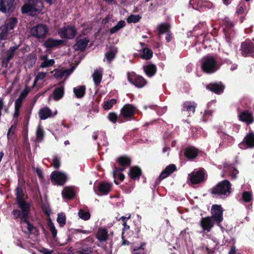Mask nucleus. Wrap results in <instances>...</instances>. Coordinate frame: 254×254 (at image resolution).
Instances as JSON below:
<instances>
[{
  "label": "nucleus",
  "instance_id": "f257e3e1",
  "mask_svg": "<svg viewBox=\"0 0 254 254\" xmlns=\"http://www.w3.org/2000/svg\"><path fill=\"white\" fill-rule=\"evenodd\" d=\"M232 185L227 180H224L217 184L208 191L213 197L224 198L231 193Z\"/></svg>",
  "mask_w": 254,
  "mask_h": 254
},
{
  "label": "nucleus",
  "instance_id": "f03ea898",
  "mask_svg": "<svg viewBox=\"0 0 254 254\" xmlns=\"http://www.w3.org/2000/svg\"><path fill=\"white\" fill-rule=\"evenodd\" d=\"M19 209H14L12 211V215L14 219L18 218L20 219V223H24L27 225V229L29 233H32L33 230L36 228L29 222L28 218L30 212V205L18 207Z\"/></svg>",
  "mask_w": 254,
  "mask_h": 254
},
{
  "label": "nucleus",
  "instance_id": "7ed1b4c3",
  "mask_svg": "<svg viewBox=\"0 0 254 254\" xmlns=\"http://www.w3.org/2000/svg\"><path fill=\"white\" fill-rule=\"evenodd\" d=\"M202 70L206 73H212L217 70V64L215 58L211 56H206L200 60Z\"/></svg>",
  "mask_w": 254,
  "mask_h": 254
},
{
  "label": "nucleus",
  "instance_id": "20e7f679",
  "mask_svg": "<svg viewBox=\"0 0 254 254\" xmlns=\"http://www.w3.org/2000/svg\"><path fill=\"white\" fill-rule=\"evenodd\" d=\"M223 32L227 42L230 43L235 38L236 31L234 29V23L228 18H225L223 21Z\"/></svg>",
  "mask_w": 254,
  "mask_h": 254
},
{
  "label": "nucleus",
  "instance_id": "39448f33",
  "mask_svg": "<svg viewBox=\"0 0 254 254\" xmlns=\"http://www.w3.org/2000/svg\"><path fill=\"white\" fill-rule=\"evenodd\" d=\"M58 33L63 39H72L77 32L74 25H68L60 28Z\"/></svg>",
  "mask_w": 254,
  "mask_h": 254
},
{
  "label": "nucleus",
  "instance_id": "423d86ee",
  "mask_svg": "<svg viewBox=\"0 0 254 254\" xmlns=\"http://www.w3.org/2000/svg\"><path fill=\"white\" fill-rule=\"evenodd\" d=\"M127 79L129 82L135 86L137 88H142L147 83L146 80L142 76L137 75L135 72H127Z\"/></svg>",
  "mask_w": 254,
  "mask_h": 254
},
{
  "label": "nucleus",
  "instance_id": "0eeeda50",
  "mask_svg": "<svg viewBox=\"0 0 254 254\" xmlns=\"http://www.w3.org/2000/svg\"><path fill=\"white\" fill-rule=\"evenodd\" d=\"M240 51L243 57L254 58V43L250 39L242 42Z\"/></svg>",
  "mask_w": 254,
  "mask_h": 254
},
{
  "label": "nucleus",
  "instance_id": "6e6552de",
  "mask_svg": "<svg viewBox=\"0 0 254 254\" xmlns=\"http://www.w3.org/2000/svg\"><path fill=\"white\" fill-rule=\"evenodd\" d=\"M48 27L45 24H39L30 30L31 35L37 39L44 38L48 32Z\"/></svg>",
  "mask_w": 254,
  "mask_h": 254
},
{
  "label": "nucleus",
  "instance_id": "1a4fd4ad",
  "mask_svg": "<svg viewBox=\"0 0 254 254\" xmlns=\"http://www.w3.org/2000/svg\"><path fill=\"white\" fill-rule=\"evenodd\" d=\"M15 0H0V12L11 14L16 8Z\"/></svg>",
  "mask_w": 254,
  "mask_h": 254
},
{
  "label": "nucleus",
  "instance_id": "9d476101",
  "mask_svg": "<svg viewBox=\"0 0 254 254\" xmlns=\"http://www.w3.org/2000/svg\"><path fill=\"white\" fill-rule=\"evenodd\" d=\"M52 183L58 186H63L67 181L66 175L61 172L53 171L50 176Z\"/></svg>",
  "mask_w": 254,
  "mask_h": 254
},
{
  "label": "nucleus",
  "instance_id": "9b49d317",
  "mask_svg": "<svg viewBox=\"0 0 254 254\" xmlns=\"http://www.w3.org/2000/svg\"><path fill=\"white\" fill-rule=\"evenodd\" d=\"M223 210L221 205L218 204H213L211 209V213L212 214V219L214 220L218 224L222 222Z\"/></svg>",
  "mask_w": 254,
  "mask_h": 254
},
{
  "label": "nucleus",
  "instance_id": "f8f14e48",
  "mask_svg": "<svg viewBox=\"0 0 254 254\" xmlns=\"http://www.w3.org/2000/svg\"><path fill=\"white\" fill-rule=\"evenodd\" d=\"M25 3L21 8L22 14H28L31 12H37L39 11L36 6L39 2V0H26Z\"/></svg>",
  "mask_w": 254,
  "mask_h": 254
},
{
  "label": "nucleus",
  "instance_id": "ddd939ff",
  "mask_svg": "<svg viewBox=\"0 0 254 254\" xmlns=\"http://www.w3.org/2000/svg\"><path fill=\"white\" fill-rule=\"evenodd\" d=\"M136 108L131 104L125 105L121 110V115L125 119L131 120L133 118Z\"/></svg>",
  "mask_w": 254,
  "mask_h": 254
},
{
  "label": "nucleus",
  "instance_id": "4468645a",
  "mask_svg": "<svg viewBox=\"0 0 254 254\" xmlns=\"http://www.w3.org/2000/svg\"><path fill=\"white\" fill-rule=\"evenodd\" d=\"M15 194L16 196V202L18 207L30 205L24 200L25 194L23 189L18 186L15 189Z\"/></svg>",
  "mask_w": 254,
  "mask_h": 254
},
{
  "label": "nucleus",
  "instance_id": "2eb2a0df",
  "mask_svg": "<svg viewBox=\"0 0 254 254\" xmlns=\"http://www.w3.org/2000/svg\"><path fill=\"white\" fill-rule=\"evenodd\" d=\"M206 88L209 91L219 95L223 93L225 86L222 82L219 81L210 83L206 85Z\"/></svg>",
  "mask_w": 254,
  "mask_h": 254
},
{
  "label": "nucleus",
  "instance_id": "dca6fc26",
  "mask_svg": "<svg viewBox=\"0 0 254 254\" xmlns=\"http://www.w3.org/2000/svg\"><path fill=\"white\" fill-rule=\"evenodd\" d=\"M200 151L193 146H190L184 149V155L185 157L190 161L195 159L198 156Z\"/></svg>",
  "mask_w": 254,
  "mask_h": 254
},
{
  "label": "nucleus",
  "instance_id": "f3484780",
  "mask_svg": "<svg viewBox=\"0 0 254 254\" xmlns=\"http://www.w3.org/2000/svg\"><path fill=\"white\" fill-rule=\"evenodd\" d=\"M239 120L247 125L252 124L254 123V117L252 113L248 110H244L238 114Z\"/></svg>",
  "mask_w": 254,
  "mask_h": 254
},
{
  "label": "nucleus",
  "instance_id": "a211bd4d",
  "mask_svg": "<svg viewBox=\"0 0 254 254\" xmlns=\"http://www.w3.org/2000/svg\"><path fill=\"white\" fill-rule=\"evenodd\" d=\"M199 225L204 232H209L214 226V221L210 217H202Z\"/></svg>",
  "mask_w": 254,
  "mask_h": 254
},
{
  "label": "nucleus",
  "instance_id": "6ab92c4d",
  "mask_svg": "<svg viewBox=\"0 0 254 254\" xmlns=\"http://www.w3.org/2000/svg\"><path fill=\"white\" fill-rule=\"evenodd\" d=\"M176 170L177 167L175 164H172L167 166L160 174L156 180V184H158L161 180L166 178Z\"/></svg>",
  "mask_w": 254,
  "mask_h": 254
},
{
  "label": "nucleus",
  "instance_id": "aec40b11",
  "mask_svg": "<svg viewBox=\"0 0 254 254\" xmlns=\"http://www.w3.org/2000/svg\"><path fill=\"white\" fill-rule=\"evenodd\" d=\"M204 175L203 169H200L195 172H193L190 177L191 183L196 185L203 182L204 179Z\"/></svg>",
  "mask_w": 254,
  "mask_h": 254
},
{
  "label": "nucleus",
  "instance_id": "412c9836",
  "mask_svg": "<svg viewBox=\"0 0 254 254\" xmlns=\"http://www.w3.org/2000/svg\"><path fill=\"white\" fill-rule=\"evenodd\" d=\"M246 145L247 148L254 147V133L250 131L244 137L243 141L239 144L240 148H243L242 146Z\"/></svg>",
  "mask_w": 254,
  "mask_h": 254
},
{
  "label": "nucleus",
  "instance_id": "4be33fe9",
  "mask_svg": "<svg viewBox=\"0 0 254 254\" xmlns=\"http://www.w3.org/2000/svg\"><path fill=\"white\" fill-rule=\"evenodd\" d=\"M78 254H92L93 253V248L91 243H87L85 241L79 244L77 246Z\"/></svg>",
  "mask_w": 254,
  "mask_h": 254
},
{
  "label": "nucleus",
  "instance_id": "5701e85b",
  "mask_svg": "<svg viewBox=\"0 0 254 254\" xmlns=\"http://www.w3.org/2000/svg\"><path fill=\"white\" fill-rule=\"evenodd\" d=\"M112 185L109 183L101 182L97 187L98 195H107L111 190Z\"/></svg>",
  "mask_w": 254,
  "mask_h": 254
},
{
  "label": "nucleus",
  "instance_id": "b1692460",
  "mask_svg": "<svg viewBox=\"0 0 254 254\" xmlns=\"http://www.w3.org/2000/svg\"><path fill=\"white\" fill-rule=\"evenodd\" d=\"M89 42V40L87 37H83L81 39H77L76 43L73 45V48L75 51L83 52Z\"/></svg>",
  "mask_w": 254,
  "mask_h": 254
},
{
  "label": "nucleus",
  "instance_id": "393cba45",
  "mask_svg": "<svg viewBox=\"0 0 254 254\" xmlns=\"http://www.w3.org/2000/svg\"><path fill=\"white\" fill-rule=\"evenodd\" d=\"M141 169L137 166L131 167L128 172V176L133 180H139L142 175Z\"/></svg>",
  "mask_w": 254,
  "mask_h": 254
},
{
  "label": "nucleus",
  "instance_id": "a878e982",
  "mask_svg": "<svg viewBox=\"0 0 254 254\" xmlns=\"http://www.w3.org/2000/svg\"><path fill=\"white\" fill-rule=\"evenodd\" d=\"M64 42L63 40H56L52 38H48L44 43V46L49 49L58 47L63 45Z\"/></svg>",
  "mask_w": 254,
  "mask_h": 254
},
{
  "label": "nucleus",
  "instance_id": "bb28decb",
  "mask_svg": "<svg viewBox=\"0 0 254 254\" xmlns=\"http://www.w3.org/2000/svg\"><path fill=\"white\" fill-rule=\"evenodd\" d=\"M62 194L64 198L68 200L73 199L76 195L74 189L70 187H65L63 189Z\"/></svg>",
  "mask_w": 254,
  "mask_h": 254
},
{
  "label": "nucleus",
  "instance_id": "cd10ccee",
  "mask_svg": "<svg viewBox=\"0 0 254 254\" xmlns=\"http://www.w3.org/2000/svg\"><path fill=\"white\" fill-rule=\"evenodd\" d=\"M221 137L223 140V141L220 143V145H224V147L231 145L233 142V137L225 133V132H222L221 135Z\"/></svg>",
  "mask_w": 254,
  "mask_h": 254
},
{
  "label": "nucleus",
  "instance_id": "c85d7f7f",
  "mask_svg": "<svg viewBox=\"0 0 254 254\" xmlns=\"http://www.w3.org/2000/svg\"><path fill=\"white\" fill-rule=\"evenodd\" d=\"M143 70L147 76L152 77L157 72V67L155 64H150L144 66Z\"/></svg>",
  "mask_w": 254,
  "mask_h": 254
},
{
  "label": "nucleus",
  "instance_id": "c756f323",
  "mask_svg": "<svg viewBox=\"0 0 254 254\" xmlns=\"http://www.w3.org/2000/svg\"><path fill=\"white\" fill-rule=\"evenodd\" d=\"M225 171L227 173L232 180H235L237 178L238 170L233 165H228L225 167Z\"/></svg>",
  "mask_w": 254,
  "mask_h": 254
},
{
  "label": "nucleus",
  "instance_id": "7c9ffc66",
  "mask_svg": "<svg viewBox=\"0 0 254 254\" xmlns=\"http://www.w3.org/2000/svg\"><path fill=\"white\" fill-rule=\"evenodd\" d=\"M17 23V18L16 17H12L7 18L3 25L10 31L13 30L16 26Z\"/></svg>",
  "mask_w": 254,
  "mask_h": 254
},
{
  "label": "nucleus",
  "instance_id": "2f4dec72",
  "mask_svg": "<svg viewBox=\"0 0 254 254\" xmlns=\"http://www.w3.org/2000/svg\"><path fill=\"white\" fill-rule=\"evenodd\" d=\"M170 28L171 25L169 23L167 22L161 23L157 27L158 34L160 35L164 33H171Z\"/></svg>",
  "mask_w": 254,
  "mask_h": 254
},
{
  "label": "nucleus",
  "instance_id": "473e14b6",
  "mask_svg": "<svg viewBox=\"0 0 254 254\" xmlns=\"http://www.w3.org/2000/svg\"><path fill=\"white\" fill-rule=\"evenodd\" d=\"M96 237L100 242H106L109 237L107 230L105 228L99 229L97 233Z\"/></svg>",
  "mask_w": 254,
  "mask_h": 254
},
{
  "label": "nucleus",
  "instance_id": "72a5a7b5",
  "mask_svg": "<svg viewBox=\"0 0 254 254\" xmlns=\"http://www.w3.org/2000/svg\"><path fill=\"white\" fill-rule=\"evenodd\" d=\"M39 117L42 120H45L52 117L51 110L47 107L41 109L39 112Z\"/></svg>",
  "mask_w": 254,
  "mask_h": 254
},
{
  "label": "nucleus",
  "instance_id": "f704fd0d",
  "mask_svg": "<svg viewBox=\"0 0 254 254\" xmlns=\"http://www.w3.org/2000/svg\"><path fill=\"white\" fill-rule=\"evenodd\" d=\"M196 107V104L193 102L187 101L184 103L183 111H188L194 113Z\"/></svg>",
  "mask_w": 254,
  "mask_h": 254
},
{
  "label": "nucleus",
  "instance_id": "c9c22d12",
  "mask_svg": "<svg viewBox=\"0 0 254 254\" xmlns=\"http://www.w3.org/2000/svg\"><path fill=\"white\" fill-rule=\"evenodd\" d=\"M117 162L121 166L127 167L130 166L131 162V159L127 156L123 155L119 157L117 159Z\"/></svg>",
  "mask_w": 254,
  "mask_h": 254
},
{
  "label": "nucleus",
  "instance_id": "e433bc0d",
  "mask_svg": "<svg viewBox=\"0 0 254 254\" xmlns=\"http://www.w3.org/2000/svg\"><path fill=\"white\" fill-rule=\"evenodd\" d=\"M64 95V87L63 86H60L56 88L53 91V97L55 101H58L61 99Z\"/></svg>",
  "mask_w": 254,
  "mask_h": 254
},
{
  "label": "nucleus",
  "instance_id": "4c0bfd02",
  "mask_svg": "<svg viewBox=\"0 0 254 254\" xmlns=\"http://www.w3.org/2000/svg\"><path fill=\"white\" fill-rule=\"evenodd\" d=\"M85 85L78 86L73 88V92L77 98H81L85 95Z\"/></svg>",
  "mask_w": 254,
  "mask_h": 254
},
{
  "label": "nucleus",
  "instance_id": "58836bf2",
  "mask_svg": "<svg viewBox=\"0 0 254 254\" xmlns=\"http://www.w3.org/2000/svg\"><path fill=\"white\" fill-rule=\"evenodd\" d=\"M103 72L102 70H95L92 76L94 84L98 86L101 82L102 78Z\"/></svg>",
  "mask_w": 254,
  "mask_h": 254
},
{
  "label": "nucleus",
  "instance_id": "ea45409f",
  "mask_svg": "<svg viewBox=\"0 0 254 254\" xmlns=\"http://www.w3.org/2000/svg\"><path fill=\"white\" fill-rule=\"evenodd\" d=\"M19 45H15L13 47H10L9 49L6 52V56L4 57L6 59V61L9 62L11 60L14 56L15 52L18 49Z\"/></svg>",
  "mask_w": 254,
  "mask_h": 254
},
{
  "label": "nucleus",
  "instance_id": "a19ab883",
  "mask_svg": "<svg viewBox=\"0 0 254 254\" xmlns=\"http://www.w3.org/2000/svg\"><path fill=\"white\" fill-rule=\"evenodd\" d=\"M202 3V0H190L189 5L194 9L201 11Z\"/></svg>",
  "mask_w": 254,
  "mask_h": 254
},
{
  "label": "nucleus",
  "instance_id": "79ce46f5",
  "mask_svg": "<svg viewBox=\"0 0 254 254\" xmlns=\"http://www.w3.org/2000/svg\"><path fill=\"white\" fill-rule=\"evenodd\" d=\"M127 167L126 166H121L120 167H117L115 165H114V170L113 171V177L115 179L114 182L115 183L118 185L119 184V183L117 182L116 180L117 175L118 173H122V172L124 171L126 169Z\"/></svg>",
  "mask_w": 254,
  "mask_h": 254
},
{
  "label": "nucleus",
  "instance_id": "37998d69",
  "mask_svg": "<svg viewBox=\"0 0 254 254\" xmlns=\"http://www.w3.org/2000/svg\"><path fill=\"white\" fill-rule=\"evenodd\" d=\"M153 56L152 51L148 48H145L142 50V55L141 58L146 60H150Z\"/></svg>",
  "mask_w": 254,
  "mask_h": 254
},
{
  "label": "nucleus",
  "instance_id": "c03bdc74",
  "mask_svg": "<svg viewBox=\"0 0 254 254\" xmlns=\"http://www.w3.org/2000/svg\"><path fill=\"white\" fill-rule=\"evenodd\" d=\"M126 25L125 22L123 20L120 21L116 25L112 27L110 30L111 34H114L119 31L121 28L125 27Z\"/></svg>",
  "mask_w": 254,
  "mask_h": 254
},
{
  "label": "nucleus",
  "instance_id": "a18cd8bd",
  "mask_svg": "<svg viewBox=\"0 0 254 254\" xmlns=\"http://www.w3.org/2000/svg\"><path fill=\"white\" fill-rule=\"evenodd\" d=\"M9 31L3 25L0 27V40H5L7 39Z\"/></svg>",
  "mask_w": 254,
  "mask_h": 254
},
{
  "label": "nucleus",
  "instance_id": "49530a36",
  "mask_svg": "<svg viewBox=\"0 0 254 254\" xmlns=\"http://www.w3.org/2000/svg\"><path fill=\"white\" fill-rule=\"evenodd\" d=\"M48 226L50 231H51V232L52 233V237L53 238V239H55V238L57 236V230L56 229L54 223H53V222L52 221V220L50 218H49V219L48 220Z\"/></svg>",
  "mask_w": 254,
  "mask_h": 254
},
{
  "label": "nucleus",
  "instance_id": "de8ad7c7",
  "mask_svg": "<svg viewBox=\"0 0 254 254\" xmlns=\"http://www.w3.org/2000/svg\"><path fill=\"white\" fill-rule=\"evenodd\" d=\"M141 17L139 15L131 14L127 19L128 23H137L140 21Z\"/></svg>",
  "mask_w": 254,
  "mask_h": 254
},
{
  "label": "nucleus",
  "instance_id": "09e8293b",
  "mask_svg": "<svg viewBox=\"0 0 254 254\" xmlns=\"http://www.w3.org/2000/svg\"><path fill=\"white\" fill-rule=\"evenodd\" d=\"M116 103L117 100L114 98L110 100L105 101L103 104V108L105 110L110 109L112 108L113 106Z\"/></svg>",
  "mask_w": 254,
  "mask_h": 254
},
{
  "label": "nucleus",
  "instance_id": "8fccbe9b",
  "mask_svg": "<svg viewBox=\"0 0 254 254\" xmlns=\"http://www.w3.org/2000/svg\"><path fill=\"white\" fill-rule=\"evenodd\" d=\"M57 221L61 227H63L66 223L65 215L64 213L58 214Z\"/></svg>",
  "mask_w": 254,
  "mask_h": 254
},
{
  "label": "nucleus",
  "instance_id": "3c124183",
  "mask_svg": "<svg viewBox=\"0 0 254 254\" xmlns=\"http://www.w3.org/2000/svg\"><path fill=\"white\" fill-rule=\"evenodd\" d=\"M79 217L84 220H88L90 219V214L88 211H85L82 209H80L78 212Z\"/></svg>",
  "mask_w": 254,
  "mask_h": 254
},
{
  "label": "nucleus",
  "instance_id": "603ef678",
  "mask_svg": "<svg viewBox=\"0 0 254 254\" xmlns=\"http://www.w3.org/2000/svg\"><path fill=\"white\" fill-rule=\"evenodd\" d=\"M242 199L246 203L250 202L252 199L251 193L248 191H244L242 193Z\"/></svg>",
  "mask_w": 254,
  "mask_h": 254
},
{
  "label": "nucleus",
  "instance_id": "864d4df0",
  "mask_svg": "<svg viewBox=\"0 0 254 254\" xmlns=\"http://www.w3.org/2000/svg\"><path fill=\"white\" fill-rule=\"evenodd\" d=\"M116 57V52L114 50H110L105 54V57L109 63H111Z\"/></svg>",
  "mask_w": 254,
  "mask_h": 254
},
{
  "label": "nucleus",
  "instance_id": "5fc2aeb1",
  "mask_svg": "<svg viewBox=\"0 0 254 254\" xmlns=\"http://www.w3.org/2000/svg\"><path fill=\"white\" fill-rule=\"evenodd\" d=\"M55 64L54 59L47 60L43 62L40 65V67L42 68L48 67L53 66Z\"/></svg>",
  "mask_w": 254,
  "mask_h": 254
},
{
  "label": "nucleus",
  "instance_id": "6e6d98bb",
  "mask_svg": "<svg viewBox=\"0 0 254 254\" xmlns=\"http://www.w3.org/2000/svg\"><path fill=\"white\" fill-rule=\"evenodd\" d=\"M97 144L99 146H106L108 145L107 137L103 133H101V138H100V140L97 142Z\"/></svg>",
  "mask_w": 254,
  "mask_h": 254
},
{
  "label": "nucleus",
  "instance_id": "4d7b16f0",
  "mask_svg": "<svg viewBox=\"0 0 254 254\" xmlns=\"http://www.w3.org/2000/svg\"><path fill=\"white\" fill-rule=\"evenodd\" d=\"M246 8V3L242 2L240 3L237 7L236 13L238 14H242L244 13L245 8Z\"/></svg>",
  "mask_w": 254,
  "mask_h": 254
},
{
  "label": "nucleus",
  "instance_id": "13d9d810",
  "mask_svg": "<svg viewBox=\"0 0 254 254\" xmlns=\"http://www.w3.org/2000/svg\"><path fill=\"white\" fill-rule=\"evenodd\" d=\"M66 71H67L66 70L61 71L58 69H56L55 70V73L54 74V76L56 79H61L64 77L65 73Z\"/></svg>",
  "mask_w": 254,
  "mask_h": 254
},
{
  "label": "nucleus",
  "instance_id": "bf43d9fd",
  "mask_svg": "<svg viewBox=\"0 0 254 254\" xmlns=\"http://www.w3.org/2000/svg\"><path fill=\"white\" fill-rule=\"evenodd\" d=\"M202 9L201 11L205 10L206 8H210L212 6V3L209 0H202Z\"/></svg>",
  "mask_w": 254,
  "mask_h": 254
},
{
  "label": "nucleus",
  "instance_id": "052dcab7",
  "mask_svg": "<svg viewBox=\"0 0 254 254\" xmlns=\"http://www.w3.org/2000/svg\"><path fill=\"white\" fill-rule=\"evenodd\" d=\"M117 114L114 112H111L108 115V118L113 123H116L118 120Z\"/></svg>",
  "mask_w": 254,
  "mask_h": 254
},
{
  "label": "nucleus",
  "instance_id": "680f3d73",
  "mask_svg": "<svg viewBox=\"0 0 254 254\" xmlns=\"http://www.w3.org/2000/svg\"><path fill=\"white\" fill-rule=\"evenodd\" d=\"M46 76V73L44 72H39L35 77L34 84H36V82L39 80L43 79Z\"/></svg>",
  "mask_w": 254,
  "mask_h": 254
},
{
  "label": "nucleus",
  "instance_id": "e2e57ef3",
  "mask_svg": "<svg viewBox=\"0 0 254 254\" xmlns=\"http://www.w3.org/2000/svg\"><path fill=\"white\" fill-rule=\"evenodd\" d=\"M212 111L211 110H206L205 111L202 120L203 122H207L209 120L210 117L212 116Z\"/></svg>",
  "mask_w": 254,
  "mask_h": 254
},
{
  "label": "nucleus",
  "instance_id": "0e129e2a",
  "mask_svg": "<svg viewBox=\"0 0 254 254\" xmlns=\"http://www.w3.org/2000/svg\"><path fill=\"white\" fill-rule=\"evenodd\" d=\"M30 91V89L28 86H26L18 97L24 100Z\"/></svg>",
  "mask_w": 254,
  "mask_h": 254
},
{
  "label": "nucleus",
  "instance_id": "69168bd1",
  "mask_svg": "<svg viewBox=\"0 0 254 254\" xmlns=\"http://www.w3.org/2000/svg\"><path fill=\"white\" fill-rule=\"evenodd\" d=\"M52 165L55 169H58L61 166L59 158L57 156H55L53 159Z\"/></svg>",
  "mask_w": 254,
  "mask_h": 254
},
{
  "label": "nucleus",
  "instance_id": "338daca9",
  "mask_svg": "<svg viewBox=\"0 0 254 254\" xmlns=\"http://www.w3.org/2000/svg\"><path fill=\"white\" fill-rule=\"evenodd\" d=\"M44 130L42 128L38 127L36 131V137L39 140H42L44 137Z\"/></svg>",
  "mask_w": 254,
  "mask_h": 254
},
{
  "label": "nucleus",
  "instance_id": "774afa93",
  "mask_svg": "<svg viewBox=\"0 0 254 254\" xmlns=\"http://www.w3.org/2000/svg\"><path fill=\"white\" fill-rule=\"evenodd\" d=\"M23 100V99L19 97L16 99L14 103V108L20 109L22 105Z\"/></svg>",
  "mask_w": 254,
  "mask_h": 254
}]
</instances>
